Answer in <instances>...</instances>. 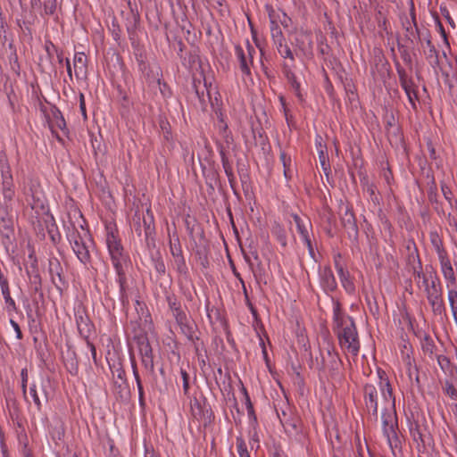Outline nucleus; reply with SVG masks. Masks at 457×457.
Returning a JSON list of instances; mask_svg holds the SVG:
<instances>
[{
	"instance_id": "1",
	"label": "nucleus",
	"mask_w": 457,
	"mask_h": 457,
	"mask_svg": "<svg viewBox=\"0 0 457 457\" xmlns=\"http://www.w3.org/2000/svg\"><path fill=\"white\" fill-rule=\"evenodd\" d=\"M380 395L384 402V408L381 413L382 433L386 437L395 456L401 453L402 441L398 436V420L395 408V397L393 389L384 371H378Z\"/></svg>"
},
{
	"instance_id": "2",
	"label": "nucleus",
	"mask_w": 457,
	"mask_h": 457,
	"mask_svg": "<svg viewBox=\"0 0 457 457\" xmlns=\"http://www.w3.org/2000/svg\"><path fill=\"white\" fill-rule=\"evenodd\" d=\"M333 329L341 347L353 355H357L360 343L354 321L342 311L338 301H333Z\"/></svg>"
},
{
	"instance_id": "3",
	"label": "nucleus",
	"mask_w": 457,
	"mask_h": 457,
	"mask_svg": "<svg viewBox=\"0 0 457 457\" xmlns=\"http://www.w3.org/2000/svg\"><path fill=\"white\" fill-rule=\"evenodd\" d=\"M80 228L81 231H79L78 228L72 225L71 228H69L67 232V238L78 260L85 268L88 269L92 261L90 249L94 242L89 231L85 229L83 225H80Z\"/></svg>"
},
{
	"instance_id": "4",
	"label": "nucleus",
	"mask_w": 457,
	"mask_h": 457,
	"mask_svg": "<svg viewBox=\"0 0 457 457\" xmlns=\"http://www.w3.org/2000/svg\"><path fill=\"white\" fill-rule=\"evenodd\" d=\"M106 246L111 257L112 263L118 274L119 282L122 286L124 278L123 264L126 262V256L123 253V247L118 236L111 226L106 227Z\"/></svg>"
},
{
	"instance_id": "5",
	"label": "nucleus",
	"mask_w": 457,
	"mask_h": 457,
	"mask_svg": "<svg viewBox=\"0 0 457 457\" xmlns=\"http://www.w3.org/2000/svg\"><path fill=\"white\" fill-rule=\"evenodd\" d=\"M430 278V287H427L425 290L427 299L434 314L438 316L445 315V306L443 299L441 283L434 271H431Z\"/></svg>"
},
{
	"instance_id": "6",
	"label": "nucleus",
	"mask_w": 457,
	"mask_h": 457,
	"mask_svg": "<svg viewBox=\"0 0 457 457\" xmlns=\"http://www.w3.org/2000/svg\"><path fill=\"white\" fill-rule=\"evenodd\" d=\"M378 389L372 384H366L363 386V399L365 407L371 415L378 420Z\"/></svg>"
},
{
	"instance_id": "7",
	"label": "nucleus",
	"mask_w": 457,
	"mask_h": 457,
	"mask_svg": "<svg viewBox=\"0 0 457 457\" xmlns=\"http://www.w3.org/2000/svg\"><path fill=\"white\" fill-rule=\"evenodd\" d=\"M339 215L343 227L350 232L357 234L358 228L353 209L348 204L343 201H341L339 204Z\"/></svg>"
},
{
	"instance_id": "8",
	"label": "nucleus",
	"mask_w": 457,
	"mask_h": 457,
	"mask_svg": "<svg viewBox=\"0 0 457 457\" xmlns=\"http://www.w3.org/2000/svg\"><path fill=\"white\" fill-rule=\"evenodd\" d=\"M397 72L399 75L400 84L405 91L410 104L413 108H416L415 101L418 99V95L412 80L408 78L403 68H397Z\"/></svg>"
},
{
	"instance_id": "9",
	"label": "nucleus",
	"mask_w": 457,
	"mask_h": 457,
	"mask_svg": "<svg viewBox=\"0 0 457 457\" xmlns=\"http://www.w3.org/2000/svg\"><path fill=\"white\" fill-rule=\"evenodd\" d=\"M437 254L440 261L441 271L443 273L444 278L447 280V287H450V284L455 283V276L454 271L452 267L450 260L446 256V253L443 248H440L437 245Z\"/></svg>"
},
{
	"instance_id": "10",
	"label": "nucleus",
	"mask_w": 457,
	"mask_h": 457,
	"mask_svg": "<svg viewBox=\"0 0 457 457\" xmlns=\"http://www.w3.org/2000/svg\"><path fill=\"white\" fill-rule=\"evenodd\" d=\"M191 414L197 420L207 422L211 420L212 412L210 408L204 403H202L197 398H194L190 403Z\"/></svg>"
},
{
	"instance_id": "11",
	"label": "nucleus",
	"mask_w": 457,
	"mask_h": 457,
	"mask_svg": "<svg viewBox=\"0 0 457 457\" xmlns=\"http://www.w3.org/2000/svg\"><path fill=\"white\" fill-rule=\"evenodd\" d=\"M320 284L327 292H333L337 288V281L329 267L320 268L319 270Z\"/></svg>"
},
{
	"instance_id": "12",
	"label": "nucleus",
	"mask_w": 457,
	"mask_h": 457,
	"mask_svg": "<svg viewBox=\"0 0 457 457\" xmlns=\"http://www.w3.org/2000/svg\"><path fill=\"white\" fill-rule=\"evenodd\" d=\"M73 69L77 79H82L87 78V59L84 53H75L73 58Z\"/></svg>"
},
{
	"instance_id": "13",
	"label": "nucleus",
	"mask_w": 457,
	"mask_h": 457,
	"mask_svg": "<svg viewBox=\"0 0 457 457\" xmlns=\"http://www.w3.org/2000/svg\"><path fill=\"white\" fill-rule=\"evenodd\" d=\"M76 324L80 336L87 340L92 333L93 328V324L91 323L89 318L86 314L79 312L76 314Z\"/></svg>"
},
{
	"instance_id": "14",
	"label": "nucleus",
	"mask_w": 457,
	"mask_h": 457,
	"mask_svg": "<svg viewBox=\"0 0 457 457\" xmlns=\"http://www.w3.org/2000/svg\"><path fill=\"white\" fill-rule=\"evenodd\" d=\"M283 72L287 81L291 85L295 96L299 98V100H303V96L300 90V83L296 80L295 75L293 71V64H289L288 62H283Z\"/></svg>"
},
{
	"instance_id": "15",
	"label": "nucleus",
	"mask_w": 457,
	"mask_h": 457,
	"mask_svg": "<svg viewBox=\"0 0 457 457\" xmlns=\"http://www.w3.org/2000/svg\"><path fill=\"white\" fill-rule=\"evenodd\" d=\"M182 333L189 339L193 338V328L189 325L187 317L182 310H177L172 313Z\"/></svg>"
},
{
	"instance_id": "16",
	"label": "nucleus",
	"mask_w": 457,
	"mask_h": 457,
	"mask_svg": "<svg viewBox=\"0 0 457 457\" xmlns=\"http://www.w3.org/2000/svg\"><path fill=\"white\" fill-rule=\"evenodd\" d=\"M136 311L141 320V332H146L152 328V319L149 312L145 310V304L139 301H136Z\"/></svg>"
},
{
	"instance_id": "17",
	"label": "nucleus",
	"mask_w": 457,
	"mask_h": 457,
	"mask_svg": "<svg viewBox=\"0 0 457 457\" xmlns=\"http://www.w3.org/2000/svg\"><path fill=\"white\" fill-rule=\"evenodd\" d=\"M336 268L341 281V284L345 290L348 294H353L355 292V287L351 279L350 274L347 270H345L342 265L336 262Z\"/></svg>"
},
{
	"instance_id": "18",
	"label": "nucleus",
	"mask_w": 457,
	"mask_h": 457,
	"mask_svg": "<svg viewBox=\"0 0 457 457\" xmlns=\"http://www.w3.org/2000/svg\"><path fill=\"white\" fill-rule=\"evenodd\" d=\"M235 54L239 62V67L243 74L250 75L251 69L250 66L253 62H249V58L245 53V50L240 46H235Z\"/></svg>"
},
{
	"instance_id": "19",
	"label": "nucleus",
	"mask_w": 457,
	"mask_h": 457,
	"mask_svg": "<svg viewBox=\"0 0 457 457\" xmlns=\"http://www.w3.org/2000/svg\"><path fill=\"white\" fill-rule=\"evenodd\" d=\"M294 221L296 225L297 231L300 234L302 239L309 237V228H312V224L308 220H303L297 214L293 215Z\"/></svg>"
},
{
	"instance_id": "20",
	"label": "nucleus",
	"mask_w": 457,
	"mask_h": 457,
	"mask_svg": "<svg viewBox=\"0 0 457 457\" xmlns=\"http://www.w3.org/2000/svg\"><path fill=\"white\" fill-rule=\"evenodd\" d=\"M438 364L441 369L447 374L446 380H453L455 378V374H457V366L450 365L449 360L446 357L439 356L438 357Z\"/></svg>"
},
{
	"instance_id": "21",
	"label": "nucleus",
	"mask_w": 457,
	"mask_h": 457,
	"mask_svg": "<svg viewBox=\"0 0 457 457\" xmlns=\"http://www.w3.org/2000/svg\"><path fill=\"white\" fill-rule=\"evenodd\" d=\"M426 46L428 48V51L425 52L427 59L428 60L431 66H433V67L437 66L439 63L438 53H437L436 47L434 46V45L432 44L429 37H428L426 39Z\"/></svg>"
},
{
	"instance_id": "22",
	"label": "nucleus",
	"mask_w": 457,
	"mask_h": 457,
	"mask_svg": "<svg viewBox=\"0 0 457 457\" xmlns=\"http://www.w3.org/2000/svg\"><path fill=\"white\" fill-rule=\"evenodd\" d=\"M2 193L4 199V203L7 207L11 206L13 197L15 195L13 182L10 183L7 181L5 183H2Z\"/></svg>"
},
{
	"instance_id": "23",
	"label": "nucleus",
	"mask_w": 457,
	"mask_h": 457,
	"mask_svg": "<svg viewBox=\"0 0 457 457\" xmlns=\"http://www.w3.org/2000/svg\"><path fill=\"white\" fill-rule=\"evenodd\" d=\"M455 378L453 380H446L443 387L444 392L449 395L452 399H457V371Z\"/></svg>"
},
{
	"instance_id": "24",
	"label": "nucleus",
	"mask_w": 457,
	"mask_h": 457,
	"mask_svg": "<svg viewBox=\"0 0 457 457\" xmlns=\"http://www.w3.org/2000/svg\"><path fill=\"white\" fill-rule=\"evenodd\" d=\"M281 422L286 432L289 435H297L300 432V422L297 419L287 420Z\"/></svg>"
},
{
	"instance_id": "25",
	"label": "nucleus",
	"mask_w": 457,
	"mask_h": 457,
	"mask_svg": "<svg viewBox=\"0 0 457 457\" xmlns=\"http://www.w3.org/2000/svg\"><path fill=\"white\" fill-rule=\"evenodd\" d=\"M57 8L56 0H44L43 11L40 12L41 16H51L54 15Z\"/></svg>"
},
{
	"instance_id": "26",
	"label": "nucleus",
	"mask_w": 457,
	"mask_h": 457,
	"mask_svg": "<svg viewBox=\"0 0 457 457\" xmlns=\"http://www.w3.org/2000/svg\"><path fill=\"white\" fill-rule=\"evenodd\" d=\"M61 270H62V268H61V265L59 263V262L54 259V260H50L49 262V272H50V275L52 277V280L54 282V276H57L58 278L60 280H62V278H61Z\"/></svg>"
},
{
	"instance_id": "27",
	"label": "nucleus",
	"mask_w": 457,
	"mask_h": 457,
	"mask_svg": "<svg viewBox=\"0 0 457 457\" xmlns=\"http://www.w3.org/2000/svg\"><path fill=\"white\" fill-rule=\"evenodd\" d=\"M431 271H434L432 268H430V270H427V273H423L421 270L415 271V277H417L420 280H421L422 287H424V289H427V287H430L431 283V278L430 273Z\"/></svg>"
},
{
	"instance_id": "28",
	"label": "nucleus",
	"mask_w": 457,
	"mask_h": 457,
	"mask_svg": "<svg viewBox=\"0 0 457 457\" xmlns=\"http://www.w3.org/2000/svg\"><path fill=\"white\" fill-rule=\"evenodd\" d=\"M2 295L4 298L5 303L8 305V308L12 309V311L16 310V304L14 300L11 296L9 285L1 287Z\"/></svg>"
},
{
	"instance_id": "29",
	"label": "nucleus",
	"mask_w": 457,
	"mask_h": 457,
	"mask_svg": "<svg viewBox=\"0 0 457 457\" xmlns=\"http://www.w3.org/2000/svg\"><path fill=\"white\" fill-rule=\"evenodd\" d=\"M237 450L239 457H250V453L247 450L246 444L241 436H237Z\"/></svg>"
},
{
	"instance_id": "30",
	"label": "nucleus",
	"mask_w": 457,
	"mask_h": 457,
	"mask_svg": "<svg viewBox=\"0 0 457 457\" xmlns=\"http://www.w3.org/2000/svg\"><path fill=\"white\" fill-rule=\"evenodd\" d=\"M278 54H280L281 57H283L286 60L284 62L293 64V68L295 67V57L288 46H285L282 49H279Z\"/></svg>"
},
{
	"instance_id": "31",
	"label": "nucleus",
	"mask_w": 457,
	"mask_h": 457,
	"mask_svg": "<svg viewBox=\"0 0 457 457\" xmlns=\"http://www.w3.org/2000/svg\"><path fill=\"white\" fill-rule=\"evenodd\" d=\"M139 353L142 358L146 356H153L152 348L145 338H143L139 343Z\"/></svg>"
},
{
	"instance_id": "32",
	"label": "nucleus",
	"mask_w": 457,
	"mask_h": 457,
	"mask_svg": "<svg viewBox=\"0 0 457 457\" xmlns=\"http://www.w3.org/2000/svg\"><path fill=\"white\" fill-rule=\"evenodd\" d=\"M139 353L142 358L146 356H153L152 348L145 338H143L139 343Z\"/></svg>"
},
{
	"instance_id": "33",
	"label": "nucleus",
	"mask_w": 457,
	"mask_h": 457,
	"mask_svg": "<svg viewBox=\"0 0 457 457\" xmlns=\"http://www.w3.org/2000/svg\"><path fill=\"white\" fill-rule=\"evenodd\" d=\"M270 33L273 41L284 38L283 33L279 26L273 21L270 22Z\"/></svg>"
},
{
	"instance_id": "34",
	"label": "nucleus",
	"mask_w": 457,
	"mask_h": 457,
	"mask_svg": "<svg viewBox=\"0 0 457 457\" xmlns=\"http://www.w3.org/2000/svg\"><path fill=\"white\" fill-rule=\"evenodd\" d=\"M320 148L319 150L320 162V165H321L323 170L327 173L329 170V169H330V165H329L328 157H327L325 152L322 149V145L320 143Z\"/></svg>"
},
{
	"instance_id": "35",
	"label": "nucleus",
	"mask_w": 457,
	"mask_h": 457,
	"mask_svg": "<svg viewBox=\"0 0 457 457\" xmlns=\"http://www.w3.org/2000/svg\"><path fill=\"white\" fill-rule=\"evenodd\" d=\"M170 253L174 258L179 257L182 255V250L179 243V237H177L173 242L170 240Z\"/></svg>"
},
{
	"instance_id": "36",
	"label": "nucleus",
	"mask_w": 457,
	"mask_h": 457,
	"mask_svg": "<svg viewBox=\"0 0 457 457\" xmlns=\"http://www.w3.org/2000/svg\"><path fill=\"white\" fill-rule=\"evenodd\" d=\"M280 160H281L283 167H284V175L287 179L290 177V175H288V173H289V166L291 163V158H290V156H287L285 152H281L280 153Z\"/></svg>"
},
{
	"instance_id": "37",
	"label": "nucleus",
	"mask_w": 457,
	"mask_h": 457,
	"mask_svg": "<svg viewBox=\"0 0 457 457\" xmlns=\"http://www.w3.org/2000/svg\"><path fill=\"white\" fill-rule=\"evenodd\" d=\"M1 172H2V180H3L2 183H5L7 181L10 183L12 182V176L11 170H10V167L8 164L2 165Z\"/></svg>"
},
{
	"instance_id": "38",
	"label": "nucleus",
	"mask_w": 457,
	"mask_h": 457,
	"mask_svg": "<svg viewBox=\"0 0 457 457\" xmlns=\"http://www.w3.org/2000/svg\"><path fill=\"white\" fill-rule=\"evenodd\" d=\"M177 270L179 273L185 274L187 270L185 259L183 255L174 258Z\"/></svg>"
},
{
	"instance_id": "39",
	"label": "nucleus",
	"mask_w": 457,
	"mask_h": 457,
	"mask_svg": "<svg viewBox=\"0 0 457 457\" xmlns=\"http://www.w3.org/2000/svg\"><path fill=\"white\" fill-rule=\"evenodd\" d=\"M327 353L331 359V364H332L331 369L337 370L338 364L340 361L337 353H334L333 349H331V348H328Z\"/></svg>"
},
{
	"instance_id": "40",
	"label": "nucleus",
	"mask_w": 457,
	"mask_h": 457,
	"mask_svg": "<svg viewBox=\"0 0 457 457\" xmlns=\"http://www.w3.org/2000/svg\"><path fill=\"white\" fill-rule=\"evenodd\" d=\"M54 122L55 126L60 129L64 130L66 129L65 120L60 112L54 113Z\"/></svg>"
},
{
	"instance_id": "41",
	"label": "nucleus",
	"mask_w": 457,
	"mask_h": 457,
	"mask_svg": "<svg viewBox=\"0 0 457 457\" xmlns=\"http://www.w3.org/2000/svg\"><path fill=\"white\" fill-rule=\"evenodd\" d=\"M133 374H134V377H135V379H136V382H137V389H138V394H139V398L142 399L143 398V395H144L143 386H142V383H141V379H140L139 374H138V372L137 370V368L135 366H133Z\"/></svg>"
},
{
	"instance_id": "42",
	"label": "nucleus",
	"mask_w": 457,
	"mask_h": 457,
	"mask_svg": "<svg viewBox=\"0 0 457 457\" xmlns=\"http://www.w3.org/2000/svg\"><path fill=\"white\" fill-rule=\"evenodd\" d=\"M29 394H30V395H31V397H32V399H33L34 403L37 405V408L38 410H40V409H41V402H40V399H39V397H38V395H37V389H36V386H35V385H33L32 386H30V388H29Z\"/></svg>"
},
{
	"instance_id": "43",
	"label": "nucleus",
	"mask_w": 457,
	"mask_h": 457,
	"mask_svg": "<svg viewBox=\"0 0 457 457\" xmlns=\"http://www.w3.org/2000/svg\"><path fill=\"white\" fill-rule=\"evenodd\" d=\"M180 374H181L182 380H183L184 394L187 395L188 393V389H189V376L185 370H181Z\"/></svg>"
},
{
	"instance_id": "44",
	"label": "nucleus",
	"mask_w": 457,
	"mask_h": 457,
	"mask_svg": "<svg viewBox=\"0 0 457 457\" xmlns=\"http://www.w3.org/2000/svg\"><path fill=\"white\" fill-rule=\"evenodd\" d=\"M275 233L277 235L278 240L280 243V245L282 246H286L287 245V237H286L285 231L281 228L278 227L275 230Z\"/></svg>"
},
{
	"instance_id": "45",
	"label": "nucleus",
	"mask_w": 457,
	"mask_h": 457,
	"mask_svg": "<svg viewBox=\"0 0 457 457\" xmlns=\"http://www.w3.org/2000/svg\"><path fill=\"white\" fill-rule=\"evenodd\" d=\"M21 389L24 395H26L27 392V383H28V370L27 369H22L21 372Z\"/></svg>"
},
{
	"instance_id": "46",
	"label": "nucleus",
	"mask_w": 457,
	"mask_h": 457,
	"mask_svg": "<svg viewBox=\"0 0 457 457\" xmlns=\"http://www.w3.org/2000/svg\"><path fill=\"white\" fill-rule=\"evenodd\" d=\"M142 363L145 369L150 370L151 371L154 370V365L153 356H146L142 358Z\"/></svg>"
},
{
	"instance_id": "47",
	"label": "nucleus",
	"mask_w": 457,
	"mask_h": 457,
	"mask_svg": "<svg viewBox=\"0 0 457 457\" xmlns=\"http://www.w3.org/2000/svg\"><path fill=\"white\" fill-rule=\"evenodd\" d=\"M3 224H0V230L3 234H4L7 237H9V233L12 231L10 221L3 220Z\"/></svg>"
},
{
	"instance_id": "48",
	"label": "nucleus",
	"mask_w": 457,
	"mask_h": 457,
	"mask_svg": "<svg viewBox=\"0 0 457 457\" xmlns=\"http://www.w3.org/2000/svg\"><path fill=\"white\" fill-rule=\"evenodd\" d=\"M10 324H11V326L12 327V328L14 329V331L16 333L17 339H21L22 338V333H21V328H20L19 324L15 320H10Z\"/></svg>"
},
{
	"instance_id": "49",
	"label": "nucleus",
	"mask_w": 457,
	"mask_h": 457,
	"mask_svg": "<svg viewBox=\"0 0 457 457\" xmlns=\"http://www.w3.org/2000/svg\"><path fill=\"white\" fill-rule=\"evenodd\" d=\"M408 375H409L410 379L414 378L415 382L417 384H420V378H419L418 370H417L416 367H414L413 369H411L410 367L408 370Z\"/></svg>"
},
{
	"instance_id": "50",
	"label": "nucleus",
	"mask_w": 457,
	"mask_h": 457,
	"mask_svg": "<svg viewBox=\"0 0 457 457\" xmlns=\"http://www.w3.org/2000/svg\"><path fill=\"white\" fill-rule=\"evenodd\" d=\"M246 55L249 58V62H253V54H255V49L253 46L250 45L249 41H246Z\"/></svg>"
},
{
	"instance_id": "51",
	"label": "nucleus",
	"mask_w": 457,
	"mask_h": 457,
	"mask_svg": "<svg viewBox=\"0 0 457 457\" xmlns=\"http://www.w3.org/2000/svg\"><path fill=\"white\" fill-rule=\"evenodd\" d=\"M218 126H219L220 130L223 133V137L227 138L228 137V126H227V124L222 120H220V121Z\"/></svg>"
},
{
	"instance_id": "52",
	"label": "nucleus",
	"mask_w": 457,
	"mask_h": 457,
	"mask_svg": "<svg viewBox=\"0 0 457 457\" xmlns=\"http://www.w3.org/2000/svg\"><path fill=\"white\" fill-rule=\"evenodd\" d=\"M303 241L304 245L307 246L310 254L313 255L314 250H313L310 237L303 238Z\"/></svg>"
},
{
	"instance_id": "53",
	"label": "nucleus",
	"mask_w": 457,
	"mask_h": 457,
	"mask_svg": "<svg viewBox=\"0 0 457 457\" xmlns=\"http://www.w3.org/2000/svg\"><path fill=\"white\" fill-rule=\"evenodd\" d=\"M273 43H274V46H275V47H276L278 52L279 51V49H282V48H284L285 46H287L285 43V38L278 39V41H273Z\"/></svg>"
},
{
	"instance_id": "54",
	"label": "nucleus",
	"mask_w": 457,
	"mask_h": 457,
	"mask_svg": "<svg viewBox=\"0 0 457 457\" xmlns=\"http://www.w3.org/2000/svg\"><path fill=\"white\" fill-rule=\"evenodd\" d=\"M169 306L172 313L176 312L177 310H181L179 303H178L175 300H169Z\"/></svg>"
},
{
	"instance_id": "55",
	"label": "nucleus",
	"mask_w": 457,
	"mask_h": 457,
	"mask_svg": "<svg viewBox=\"0 0 457 457\" xmlns=\"http://www.w3.org/2000/svg\"><path fill=\"white\" fill-rule=\"evenodd\" d=\"M87 345L88 348L90 349V352H91V354H92V357H93L94 361H96V350L95 345L88 339L87 340Z\"/></svg>"
},
{
	"instance_id": "56",
	"label": "nucleus",
	"mask_w": 457,
	"mask_h": 457,
	"mask_svg": "<svg viewBox=\"0 0 457 457\" xmlns=\"http://www.w3.org/2000/svg\"><path fill=\"white\" fill-rule=\"evenodd\" d=\"M155 269H156V270H157L160 274H164V273H165V265H164L163 262H156V264H155Z\"/></svg>"
},
{
	"instance_id": "57",
	"label": "nucleus",
	"mask_w": 457,
	"mask_h": 457,
	"mask_svg": "<svg viewBox=\"0 0 457 457\" xmlns=\"http://www.w3.org/2000/svg\"><path fill=\"white\" fill-rule=\"evenodd\" d=\"M411 432L412 434L414 441L418 442V440H420L421 442H423L422 435L418 429L415 432L411 429Z\"/></svg>"
},
{
	"instance_id": "58",
	"label": "nucleus",
	"mask_w": 457,
	"mask_h": 457,
	"mask_svg": "<svg viewBox=\"0 0 457 457\" xmlns=\"http://www.w3.org/2000/svg\"><path fill=\"white\" fill-rule=\"evenodd\" d=\"M279 102L281 104V106H282V109H283V112H284L285 115L287 116V108L285 97L280 96H279Z\"/></svg>"
},
{
	"instance_id": "59",
	"label": "nucleus",
	"mask_w": 457,
	"mask_h": 457,
	"mask_svg": "<svg viewBox=\"0 0 457 457\" xmlns=\"http://www.w3.org/2000/svg\"><path fill=\"white\" fill-rule=\"evenodd\" d=\"M245 398H246V403H247V411L249 414H252L253 412V405L250 402V398L247 395V393L245 391Z\"/></svg>"
},
{
	"instance_id": "60",
	"label": "nucleus",
	"mask_w": 457,
	"mask_h": 457,
	"mask_svg": "<svg viewBox=\"0 0 457 457\" xmlns=\"http://www.w3.org/2000/svg\"><path fill=\"white\" fill-rule=\"evenodd\" d=\"M41 4V0H30V6L33 10L40 8Z\"/></svg>"
},
{
	"instance_id": "61",
	"label": "nucleus",
	"mask_w": 457,
	"mask_h": 457,
	"mask_svg": "<svg viewBox=\"0 0 457 457\" xmlns=\"http://www.w3.org/2000/svg\"><path fill=\"white\" fill-rule=\"evenodd\" d=\"M65 62H66L67 73H68L69 77L71 79L72 78V70H71V62L69 59H66Z\"/></svg>"
},
{
	"instance_id": "62",
	"label": "nucleus",
	"mask_w": 457,
	"mask_h": 457,
	"mask_svg": "<svg viewBox=\"0 0 457 457\" xmlns=\"http://www.w3.org/2000/svg\"><path fill=\"white\" fill-rule=\"evenodd\" d=\"M80 109H81L83 114L85 115L86 108H85L84 96L82 94L80 95Z\"/></svg>"
},
{
	"instance_id": "63",
	"label": "nucleus",
	"mask_w": 457,
	"mask_h": 457,
	"mask_svg": "<svg viewBox=\"0 0 457 457\" xmlns=\"http://www.w3.org/2000/svg\"><path fill=\"white\" fill-rule=\"evenodd\" d=\"M257 443H258V438H257V436L254 435V436H253L251 437L249 444H250L251 447L253 448V445H254L255 444H257Z\"/></svg>"
},
{
	"instance_id": "64",
	"label": "nucleus",
	"mask_w": 457,
	"mask_h": 457,
	"mask_svg": "<svg viewBox=\"0 0 457 457\" xmlns=\"http://www.w3.org/2000/svg\"><path fill=\"white\" fill-rule=\"evenodd\" d=\"M273 457H286L284 454L280 453L279 452H275L273 453Z\"/></svg>"
}]
</instances>
